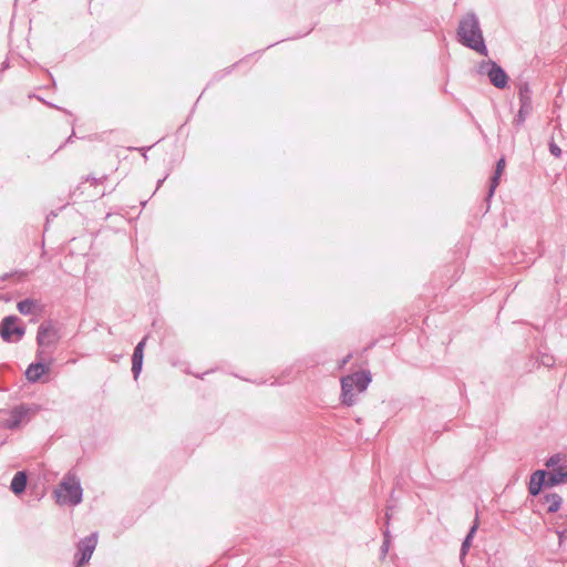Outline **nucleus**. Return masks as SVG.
Wrapping results in <instances>:
<instances>
[{"label":"nucleus","instance_id":"nucleus-1","mask_svg":"<svg viewBox=\"0 0 567 567\" xmlns=\"http://www.w3.org/2000/svg\"><path fill=\"white\" fill-rule=\"evenodd\" d=\"M457 34L463 44L484 55L487 54L477 18L473 13L466 14L460 21Z\"/></svg>","mask_w":567,"mask_h":567},{"label":"nucleus","instance_id":"nucleus-2","mask_svg":"<svg viewBox=\"0 0 567 567\" xmlns=\"http://www.w3.org/2000/svg\"><path fill=\"white\" fill-rule=\"evenodd\" d=\"M371 382L369 372L362 371L351 375H347L341 380L342 402L347 405L354 403L355 393H362L367 390Z\"/></svg>","mask_w":567,"mask_h":567},{"label":"nucleus","instance_id":"nucleus-3","mask_svg":"<svg viewBox=\"0 0 567 567\" xmlns=\"http://www.w3.org/2000/svg\"><path fill=\"white\" fill-rule=\"evenodd\" d=\"M59 504L78 505L82 501V487L74 475H66L54 491Z\"/></svg>","mask_w":567,"mask_h":567},{"label":"nucleus","instance_id":"nucleus-4","mask_svg":"<svg viewBox=\"0 0 567 567\" xmlns=\"http://www.w3.org/2000/svg\"><path fill=\"white\" fill-rule=\"evenodd\" d=\"M481 74H486L491 83L497 89H504L507 85V75L504 70L493 61L481 63L478 68Z\"/></svg>","mask_w":567,"mask_h":567},{"label":"nucleus","instance_id":"nucleus-5","mask_svg":"<svg viewBox=\"0 0 567 567\" xmlns=\"http://www.w3.org/2000/svg\"><path fill=\"white\" fill-rule=\"evenodd\" d=\"M17 321L18 318L13 316L6 317L2 320L0 326V334L3 340L10 341L13 336L16 339H20L24 334V329L16 326Z\"/></svg>","mask_w":567,"mask_h":567},{"label":"nucleus","instance_id":"nucleus-6","mask_svg":"<svg viewBox=\"0 0 567 567\" xmlns=\"http://www.w3.org/2000/svg\"><path fill=\"white\" fill-rule=\"evenodd\" d=\"M37 340L40 347L54 346L59 340L58 330L51 323H43L39 327Z\"/></svg>","mask_w":567,"mask_h":567},{"label":"nucleus","instance_id":"nucleus-7","mask_svg":"<svg viewBox=\"0 0 567 567\" xmlns=\"http://www.w3.org/2000/svg\"><path fill=\"white\" fill-rule=\"evenodd\" d=\"M97 544V535L92 534L91 536L86 537L79 544V551L81 553V557L76 563V567H81L85 563L90 560L92 557V554L95 549V546Z\"/></svg>","mask_w":567,"mask_h":567},{"label":"nucleus","instance_id":"nucleus-8","mask_svg":"<svg viewBox=\"0 0 567 567\" xmlns=\"http://www.w3.org/2000/svg\"><path fill=\"white\" fill-rule=\"evenodd\" d=\"M28 412L29 409H27L25 406L16 408L11 412L10 419L4 423V426H7L8 429L19 427L23 420L27 417Z\"/></svg>","mask_w":567,"mask_h":567},{"label":"nucleus","instance_id":"nucleus-9","mask_svg":"<svg viewBox=\"0 0 567 567\" xmlns=\"http://www.w3.org/2000/svg\"><path fill=\"white\" fill-rule=\"evenodd\" d=\"M47 372H49V365L40 363V362L32 363L28 367V369L25 371V377L29 381L35 382Z\"/></svg>","mask_w":567,"mask_h":567},{"label":"nucleus","instance_id":"nucleus-10","mask_svg":"<svg viewBox=\"0 0 567 567\" xmlns=\"http://www.w3.org/2000/svg\"><path fill=\"white\" fill-rule=\"evenodd\" d=\"M145 341L146 339H143L135 348L134 350V353H133V365H132V371L134 373V377L135 379L138 377L141 370H142V364H143V350H144V346H145Z\"/></svg>","mask_w":567,"mask_h":567},{"label":"nucleus","instance_id":"nucleus-11","mask_svg":"<svg viewBox=\"0 0 567 567\" xmlns=\"http://www.w3.org/2000/svg\"><path fill=\"white\" fill-rule=\"evenodd\" d=\"M545 477H546V473L544 471H536L532 477H530V482H529V493L532 495H537L539 494L543 485L545 484Z\"/></svg>","mask_w":567,"mask_h":567},{"label":"nucleus","instance_id":"nucleus-12","mask_svg":"<svg viewBox=\"0 0 567 567\" xmlns=\"http://www.w3.org/2000/svg\"><path fill=\"white\" fill-rule=\"evenodd\" d=\"M27 486V475L24 472H18L11 481V491L14 494H21Z\"/></svg>","mask_w":567,"mask_h":567},{"label":"nucleus","instance_id":"nucleus-13","mask_svg":"<svg viewBox=\"0 0 567 567\" xmlns=\"http://www.w3.org/2000/svg\"><path fill=\"white\" fill-rule=\"evenodd\" d=\"M565 482H567V470L565 467H559L550 474L547 485L554 486Z\"/></svg>","mask_w":567,"mask_h":567},{"label":"nucleus","instance_id":"nucleus-14","mask_svg":"<svg viewBox=\"0 0 567 567\" xmlns=\"http://www.w3.org/2000/svg\"><path fill=\"white\" fill-rule=\"evenodd\" d=\"M530 111H532V101L525 100L524 103H520L518 114L514 118V124L517 126L522 125L525 122L527 115L530 113Z\"/></svg>","mask_w":567,"mask_h":567},{"label":"nucleus","instance_id":"nucleus-15","mask_svg":"<svg viewBox=\"0 0 567 567\" xmlns=\"http://www.w3.org/2000/svg\"><path fill=\"white\" fill-rule=\"evenodd\" d=\"M505 169V159L504 158H501L498 162H497V165H496V171H495V174L492 178V183H491V189H489V195L493 194V192L495 190V188L497 187L498 183H499V178L503 174Z\"/></svg>","mask_w":567,"mask_h":567},{"label":"nucleus","instance_id":"nucleus-16","mask_svg":"<svg viewBox=\"0 0 567 567\" xmlns=\"http://www.w3.org/2000/svg\"><path fill=\"white\" fill-rule=\"evenodd\" d=\"M545 503L547 504L548 512L555 513L560 508L561 497L557 494H548L545 496Z\"/></svg>","mask_w":567,"mask_h":567},{"label":"nucleus","instance_id":"nucleus-17","mask_svg":"<svg viewBox=\"0 0 567 567\" xmlns=\"http://www.w3.org/2000/svg\"><path fill=\"white\" fill-rule=\"evenodd\" d=\"M477 527H478V522L477 519L475 520L474 525L472 526L471 530L468 532L467 536L465 537L463 544H462V549H461V557H464L468 550V548L471 547V542L477 530Z\"/></svg>","mask_w":567,"mask_h":567},{"label":"nucleus","instance_id":"nucleus-18","mask_svg":"<svg viewBox=\"0 0 567 567\" xmlns=\"http://www.w3.org/2000/svg\"><path fill=\"white\" fill-rule=\"evenodd\" d=\"M18 310L22 315H29L32 312L33 308L35 307V302L31 299L22 300L18 303Z\"/></svg>","mask_w":567,"mask_h":567},{"label":"nucleus","instance_id":"nucleus-19","mask_svg":"<svg viewBox=\"0 0 567 567\" xmlns=\"http://www.w3.org/2000/svg\"><path fill=\"white\" fill-rule=\"evenodd\" d=\"M525 99H526V101H532V99H530V90H529V86H528L527 83L522 84L519 86V102L524 103Z\"/></svg>","mask_w":567,"mask_h":567},{"label":"nucleus","instance_id":"nucleus-20","mask_svg":"<svg viewBox=\"0 0 567 567\" xmlns=\"http://www.w3.org/2000/svg\"><path fill=\"white\" fill-rule=\"evenodd\" d=\"M389 547H390V534L386 530V532H384V542H383V545L381 548L383 557L388 554Z\"/></svg>","mask_w":567,"mask_h":567},{"label":"nucleus","instance_id":"nucleus-21","mask_svg":"<svg viewBox=\"0 0 567 567\" xmlns=\"http://www.w3.org/2000/svg\"><path fill=\"white\" fill-rule=\"evenodd\" d=\"M549 151L555 157H559L561 154V150L555 143L549 144Z\"/></svg>","mask_w":567,"mask_h":567},{"label":"nucleus","instance_id":"nucleus-22","mask_svg":"<svg viewBox=\"0 0 567 567\" xmlns=\"http://www.w3.org/2000/svg\"><path fill=\"white\" fill-rule=\"evenodd\" d=\"M560 460H561V458H560V455H558V454H557V455H554V456H551V457L547 461L546 465H547L548 467L555 466V465H557V464L560 462Z\"/></svg>","mask_w":567,"mask_h":567}]
</instances>
